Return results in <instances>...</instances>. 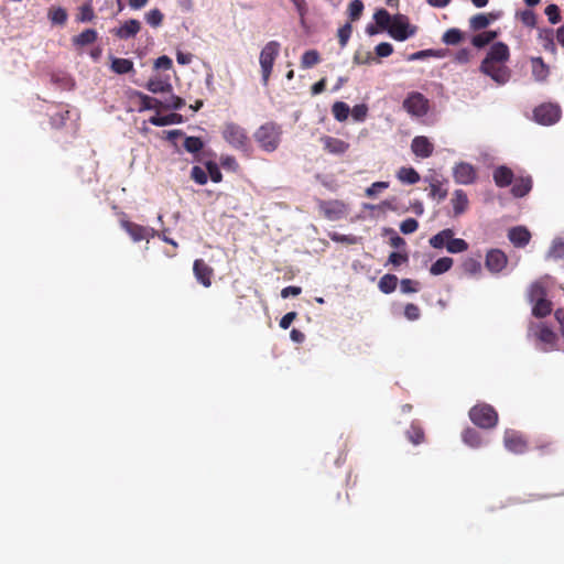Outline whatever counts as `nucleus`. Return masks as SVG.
<instances>
[{
  "mask_svg": "<svg viewBox=\"0 0 564 564\" xmlns=\"http://www.w3.org/2000/svg\"><path fill=\"white\" fill-rule=\"evenodd\" d=\"M147 89L153 94L171 93L172 85L167 80L151 78L147 84Z\"/></svg>",
  "mask_w": 564,
  "mask_h": 564,
  "instance_id": "obj_35",
  "label": "nucleus"
},
{
  "mask_svg": "<svg viewBox=\"0 0 564 564\" xmlns=\"http://www.w3.org/2000/svg\"><path fill=\"white\" fill-rule=\"evenodd\" d=\"M388 32L391 37L402 42L413 36L416 32V28L410 25L408 17L403 14H397L393 17Z\"/></svg>",
  "mask_w": 564,
  "mask_h": 564,
  "instance_id": "obj_7",
  "label": "nucleus"
},
{
  "mask_svg": "<svg viewBox=\"0 0 564 564\" xmlns=\"http://www.w3.org/2000/svg\"><path fill=\"white\" fill-rule=\"evenodd\" d=\"M111 69L119 75L128 74L133 70V62L128 58L115 57L111 62Z\"/></svg>",
  "mask_w": 564,
  "mask_h": 564,
  "instance_id": "obj_34",
  "label": "nucleus"
},
{
  "mask_svg": "<svg viewBox=\"0 0 564 564\" xmlns=\"http://www.w3.org/2000/svg\"><path fill=\"white\" fill-rule=\"evenodd\" d=\"M469 419L478 427L488 430L497 425L498 413L490 404L480 403L469 410Z\"/></svg>",
  "mask_w": 564,
  "mask_h": 564,
  "instance_id": "obj_5",
  "label": "nucleus"
},
{
  "mask_svg": "<svg viewBox=\"0 0 564 564\" xmlns=\"http://www.w3.org/2000/svg\"><path fill=\"white\" fill-rule=\"evenodd\" d=\"M221 135L224 140L234 149L249 152L250 139L247 130L236 122H226L224 124Z\"/></svg>",
  "mask_w": 564,
  "mask_h": 564,
  "instance_id": "obj_3",
  "label": "nucleus"
},
{
  "mask_svg": "<svg viewBox=\"0 0 564 564\" xmlns=\"http://www.w3.org/2000/svg\"><path fill=\"white\" fill-rule=\"evenodd\" d=\"M406 436L409 441L414 445H419L424 442V431L419 424L415 423L411 424L410 429L406 431Z\"/></svg>",
  "mask_w": 564,
  "mask_h": 564,
  "instance_id": "obj_42",
  "label": "nucleus"
},
{
  "mask_svg": "<svg viewBox=\"0 0 564 564\" xmlns=\"http://www.w3.org/2000/svg\"><path fill=\"white\" fill-rule=\"evenodd\" d=\"M373 19L378 26L389 31L393 17L386 9H379L375 12Z\"/></svg>",
  "mask_w": 564,
  "mask_h": 564,
  "instance_id": "obj_41",
  "label": "nucleus"
},
{
  "mask_svg": "<svg viewBox=\"0 0 564 564\" xmlns=\"http://www.w3.org/2000/svg\"><path fill=\"white\" fill-rule=\"evenodd\" d=\"M400 289L403 293H415L420 289V283L411 279H402L400 282Z\"/></svg>",
  "mask_w": 564,
  "mask_h": 564,
  "instance_id": "obj_58",
  "label": "nucleus"
},
{
  "mask_svg": "<svg viewBox=\"0 0 564 564\" xmlns=\"http://www.w3.org/2000/svg\"><path fill=\"white\" fill-rule=\"evenodd\" d=\"M319 141L323 144L324 150L330 154L340 155L347 152L349 149V143L330 135H323L321 137Z\"/></svg>",
  "mask_w": 564,
  "mask_h": 564,
  "instance_id": "obj_14",
  "label": "nucleus"
},
{
  "mask_svg": "<svg viewBox=\"0 0 564 564\" xmlns=\"http://www.w3.org/2000/svg\"><path fill=\"white\" fill-rule=\"evenodd\" d=\"M453 176L456 183L467 185L476 181L477 173L471 164L460 162L454 167Z\"/></svg>",
  "mask_w": 564,
  "mask_h": 564,
  "instance_id": "obj_13",
  "label": "nucleus"
},
{
  "mask_svg": "<svg viewBox=\"0 0 564 564\" xmlns=\"http://www.w3.org/2000/svg\"><path fill=\"white\" fill-rule=\"evenodd\" d=\"M497 36L498 33L496 31H485L474 35L471 39V44L477 48H482L491 43Z\"/></svg>",
  "mask_w": 564,
  "mask_h": 564,
  "instance_id": "obj_31",
  "label": "nucleus"
},
{
  "mask_svg": "<svg viewBox=\"0 0 564 564\" xmlns=\"http://www.w3.org/2000/svg\"><path fill=\"white\" fill-rule=\"evenodd\" d=\"M141 29V23L135 19L126 21L120 28L115 29L113 34L121 40L135 36Z\"/></svg>",
  "mask_w": 564,
  "mask_h": 564,
  "instance_id": "obj_17",
  "label": "nucleus"
},
{
  "mask_svg": "<svg viewBox=\"0 0 564 564\" xmlns=\"http://www.w3.org/2000/svg\"><path fill=\"white\" fill-rule=\"evenodd\" d=\"M51 21L55 24H64L67 20V12L63 8L52 9L48 12Z\"/></svg>",
  "mask_w": 564,
  "mask_h": 564,
  "instance_id": "obj_54",
  "label": "nucleus"
},
{
  "mask_svg": "<svg viewBox=\"0 0 564 564\" xmlns=\"http://www.w3.org/2000/svg\"><path fill=\"white\" fill-rule=\"evenodd\" d=\"M532 188V180L530 176L519 177L514 180L511 193L514 197L525 196Z\"/></svg>",
  "mask_w": 564,
  "mask_h": 564,
  "instance_id": "obj_23",
  "label": "nucleus"
},
{
  "mask_svg": "<svg viewBox=\"0 0 564 564\" xmlns=\"http://www.w3.org/2000/svg\"><path fill=\"white\" fill-rule=\"evenodd\" d=\"M510 58V50L503 42H496L482 59L479 70L499 85H505L511 77V70L506 66Z\"/></svg>",
  "mask_w": 564,
  "mask_h": 564,
  "instance_id": "obj_1",
  "label": "nucleus"
},
{
  "mask_svg": "<svg viewBox=\"0 0 564 564\" xmlns=\"http://www.w3.org/2000/svg\"><path fill=\"white\" fill-rule=\"evenodd\" d=\"M411 150L416 156L426 159L433 154L434 145L426 137L417 135L411 142Z\"/></svg>",
  "mask_w": 564,
  "mask_h": 564,
  "instance_id": "obj_15",
  "label": "nucleus"
},
{
  "mask_svg": "<svg viewBox=\"0 0 564 564\" xmlns=\"http://www.w3.org/2000/svg\"><path fill=\"white\" fill-rule=\"evenodd\" d=\"M545 14L552 24H556L561 20L560 9L556 4H549L545 8Z\"/></svg>",
  "mask_w": 564,
  "mask_h": 564,
  "instance_id": "obj_61",
  "label": "nucleus"
},
{
  "mask_svg": "<svg viewBox=\"0 0 564 564\" xmlns=\"http://www.w3.org/2000/svg\"><path fill=\"white\" fill-rule=\"evenodd\" d=\"M547 295L545 286L541 282H534L531 284L528 292V300L532 304L539 300L545 299Z\"/></svg>",
  "mask_w": 564,
  "mask_h": 564,
  "instance_id": "obj_36",
  "label": "nucleus"
},
{
  "mask_svg": "<svg viewBox=\"0 0 564 564\" xmlns=\"http://www.w3.org/2000/svg\"><path fill=\"white\" fill-rule=\"evenodd\" d=\"M448 191L444 186V182L438 178H432L430 182V193L429 196L432 199L437 202H442L447 197Z\"/></svg>",
  "mask_w": 564,
  "mask_h": 564,
  "instance_id": "obj_24",
  "label": "nucleus"
},
{
  "mask_svg": "<svg viewBox=\"0 0 564 564\" xmlns=\"http://www.w3.org/2000/svg\"><path fill=\"white\" fill-rule=\"evenodd\" d=\"M532 75L538 82H543L549 76V67L542 57L532 58Z\"/></svg>",
  "mask_w": 564,
  "mask_h": 564,
  "instance_id": "obj_26",
  "label": "nucleus"
},
{
  "mask_svg": "<svg viewBox=\"0 0 564 564\" xmlns=\"http://www.w3.org/2000/svg\"><path fill=\"white\" fill-rule=\"evenodd\" d=\"M149 122L156 127H164L183 122V117L178 113H169L166 116L155 115L149 119Z\"/></svg>",
  "mask_w": 564,
  "mask_h": 564,
  "instance_id": "obj_25",
  "label": "nucleus"
},
{
  "mask_svg": "<svg viewBox=\"0 0 564 564\" xmlns=\"http://www.w3.org/2000/svg\"><path fill=\"white\" fill-rule=\"evenodd\" d=\"M318 210L323 216L332 221L341 219L347 214V205L338 199L332 200H317Z\"/></svg>",
  "mask_w": 564,
  "mask_h": 564,
  "instance_id": "obj_8",
  "label": "nucleus"
},
{
  "mask_svg": "<svg viewBox=\"0 0 564 564\" xmlns=\"http://www.w3.org/2000/svg\"><path fill=\"white\" fill-rule=\"evenodd\" d=\"M463 40V32L458 29L447 30L442 37V41L447 45H456Z\"/></svg>",
  "mask_w": 564,
  "mask_h": 564,
  "instance_id": "obj_47",
  "label": "nucleus"
},
{
  "mask_svg": "<svg viewBox=\"0 0 564 564\" xmlns=\"http://www.w3.org/2000/svg\"><path fill=\"white\" fill-rule=\"evenodd\" d=\"M281 137L282 127L274 121L264 122L253 133L254 141L265 152L275 151L281 143Z\"/></svg>",
  "mask_w": 564,
  "mask_h": 564,
  "instance_id": "obj_2",
  "label": "nucleus"
},
{
  "mask_svg": "<svg viewBox=\"0 0 564 564\" xmlns=\"http://www.w3.org/2000/svg\"><path fill=\"white\" fill-rule=\"evenodd\" d=\"M503 443L506 448L514 454H523L528 449V442L524 436L513 430L505 432Z\"/></svg>",
  "mask_w": 564,
  "mask_h": 564,
  "instance_id": "obj_11",
  "label": "nucleus"
},
{
  "mask_svg": "<svg viewBox=\"0 0 564 564\" xmlns=\"http://www.w3.org/2000/svg\"><path fill=\"white\" fill-rule=\"evenodd\" d=\"M95 18L94 10L90 4H84L79 9L78 20L82 22H89Z\"/></svg>",
  "mask_w": 564,
  "mask_h": 564,
  "instance_id": "obj_63",
  "label": "nucleus"
},
{
  "mask_svg": "<svg viewBox=\"0 0 564 564\" xmlns=\"http://www.w3.org/2000/svg\"><path fill=\"white\" fill-rule=\"evenodd\" d=\"M403 109L412 117H424L430 109L429 99L421 93H409L402 104Z\"/></svg>",
  "mask_w": 564,
  "mask_h": 564,
  "instance_id": "obj_6",
  "label": "nucleus"
},
{
  "mask_svg": "<svg viewBox=\"0 0 564 564\" xmlns=\"http://www.w3.org/2000/svg\"><path fill=\"white\" fill-rule=\"evenodd\" d=\"M498 17L494 13H478L469 19V26L473 31L486 29Z\"/></svg>",
  "mask_w": 564,
  "mask_h": 564,
  "instance_id": "obj_21",
  "label": "nucleus"
},
{
  "mask_svg": "<svg viewBox=\"0 0 564 564\" xmlns=\"http://www.w3.org/2000/svg\"><path fill=\"white\" fill-rule=\"evenodd\" d=\"M398 286V278L394 274L387 273L380 278L378 288L384 294H390L395 291Z\"/></svg>",
  "mask_w": 564,
  "mask_h": 564,
  "instance_id": "obj_30",
  "label": "nucleus"
},
{
  "mask_svg": "<svg viewBox=\"0 0 564 564\" xmlns=\"http://www.w3.org/2000/svg\"><path fill=\"white\" fill-rule=\"evenodd\" d=\"M350 113L355 121L361 122L367 117L368 107L365 104L356 105L350 110Z\"/></svg>",
  "mask_w": 564,
  "mask_h": 564,
  "instance_id": "obj_57",
  "label": "nucleus"
},
{
  "mask_svg": "<svg viewBox=\"0 0 564 564\" xmlns=\"http://www.w3.org/2000/svg\"><path fill=\"white\" fill-rule=\"evenodd\" d=\"M454 260L449 257H443L437 259L434 263H432L430 268V273L432 275H441L451 270L453 267Z\"/></svg>",
  "mask_w": 564,
  "mask_h": 564,
  "instance_id": "obj_28",
  "label": "nucleus"
},
{
  "mask_svg": "<svg viewBox=\"0 0 564 564\" xmlns=\"http://www.w3.org/2000/svg\"><path fill=\"white\" fill-rule=\"evenodd\" d=\"M532 314L539 318L545 317L552 311V303L546 297L532 303Z\"/></svg>",
  "mask_w": 564,
  "mask_h": 564,
  "instance_id": "obj_37",
  "label": "nucleus"
},
{
  "mask_svg": "<svg viewBox=\"0 0 564 564\" xmlns=\"http://www.w3.org/2000/svg\"><path fill=\"white\" fill-rule=\"evenodd\" d=\"M68 119H69V110L63 108L51 116V124L55 129H59L65 126V123Z\"/></svg>",
  "mask_w": 564,
  "mask_h": 564,
  "instance_id": "obj_45",
  "label": "nucleus"
},
{
  "mask_svg": "<svg viewBox=\"0 0 564 564\" xmlns=\"http://www.w3.org/2000/svg\"><path fill=\"white\" fill-rule=\"evenodd\" d=\"M281 44L278 41L268 42L260 52L259 63L263 86H268L273 65L279 56Z\"/></svg>",
  "mask_w": 564,
  "mask_h": 564,
  "instance_id": "obj_4",
  "label": "nucleus"
},
{
  "mask_svg": "<svg viewBox=\"0 0 564 564\" xmlns=\"http://www.w3.org/2000/svg\"><path fill=\"white\" fill-rule=\"evenodd\" d=\"M191 177L199 185H205L208 181L207 173L198 165L192 167Z\"/></svg>",
  "mask_w": 564,
  "mask_h": 564,
  "instance_id": "obj_56",
  "label": "nucleus"
},
{
  "mask_svg": "<svg viewBox=\"0 0 564 564\" xmlns=\"http://www.w3.org/2000/svg\"><path fill=\"white\" fill-rule=\"evenodd\" d=\"M375 52L378 57H388L393 53V46L388 42H381L375 47Z\"/></svg>",
  "mask_w": 564,
  "mask_h": 564,
  "instance_id": "obj_62",
  "label": "nucleus"
},
{
  "mask_svg": "<svg viewBox=\"0 0 564 564\" xmlns=\"http://www.w3.org/2000/svg\"><path fill=\"white\" fill-rule=\"evenodd\" d=\"M163 13L159 9H152L145 14V21L152 28H158L163 22Z\"/></svg>",
  "mask_w": 564,
  "mask_h": 564,
  "instance_id": "obj_51",
  "label": "nucleus"
},
{
  "mask_svg": "<svg viewBox=\"0 0 564 564\" xmlns=\"http://www.w3.org/2000/svg\"><path fill=\"white\" fill-rule=\"evenodd\" d=\"M547 258L550 259H562L564 258V240L555 239L547 252Z\"/></svg>",
  "mask_w": 564,
  "mask_h": 564,
  "instance_id": "obj_48",
  "label": "nucleus"
},
{
  "mask_svg": "<svg viewBox=\"0 0 564 564\" xmlns=\"http://www.w3.org/2000/svg\"><path fill=\"white\" fill-rule=\"evenodd\" d=\"M520 21L529 28H534L536 24V15L532 10H523L517 13Z\"/></svg>",
  "mask_w": 564,
  "mask_h": 564,
  "instance_id": "obj_53",
  "label": "nucleus"
},
{
  "mask_svg": "<svg viewBox=\"0 0 564 564\" xmlns=\"http://www.w3.org/2000/svg\"><path fill=\"white\" fill-rule=\"evenodd\" d=\"M352 26L350 22L345 23L341 28L338 29L337 36L341 47H345L351 36Z\"/></svg>",
  "mask_w": 564,
  "mask_h": 564,
  "instance_id": "obj_52",
  "label": "nucleus"
},
{
  "mask_svg": "<svg viewBox=\"0 0 564 564\" xmlns=\"http://www.w3.org/2000/svg\"><path fill=\"white\" fill-rule=\"evenodd\" d=\"M451 204L453 206L454 216L457 217L467 210L469 200L463 189H456L451 198Z\"/></svg>",
  "mask_w": 564,
  "mask_h": 564,
  "instance_id": "obj_19",
  "label": "nucleus"
},
{
  "mask_svg": "<svg viewBox=\"0 0 564 564\" xmlns=\"http://www.w3.org/2000/svg\"><path fill=\"white\" fill-rule=\"evenodd\" d=\"M185 100L178 96L171 95L165 102L163 104V107L166 109H174L178 110L182 107H184Z\"/></svg>",
  "mask_w": 564,
  "mask_h": 564,
  "instance_id": "obj_60",
  "label": "nucleus"
},
{
  "mask_svg": "<svg viewBox=\"0 0 564 564\" xmlns=\"http://www.w3.org/2000/svg\"><path fill=\"white\" fill-rule=\"evenodd\" d=\"M409 261V257L406 253L401 252H391L388 259V263H391L393 267H399Z\"/></svg>",
  "mask_w": 564,
  "mask_h": 564,
  "instance_id": "obj_64",
  "label": "nucleus"
},
{
  "mask_svg": "<svg viewBox=\"0 0 564 564\" xmlns=\"http://www.w3.org/2000/svg\"><path fill=\"white\" fill-rule=\"evenodd\" d=\"M193 270L198 282H200L205 288L210 286L213 269L208 264H206L204 260H195Z\"/></svg>",
  "mask_w": 564,
  "mask_h": 564,
  "instance_id": "obj_16",
  "label": "nucleus"
},
{
  "mask_svg": "<svg viewBox=\"0 0 564 564\" xmlns=\"http://www.w3.org/2000/svg\"><path fill=\"white\" fill-rule=\"evenodd\" d=\"M478 258L467 257L462 261L460 269L467 275H476L481 271V263Z\"/></svg>",
  "mask_w": 564,
  "mask_h": 564,
  "instance_id": "obj_27",
  "label": "nucleus"
},
{
  "mask_svg": "<svg viewBox=\"0 0 564 564\" xmlns=\"http://www.w3.org/2000/svg\"><path fill=\"white\" fill-rule=\"evenodd\" d=\"M321 62V55L316 50H308L304 52L301 57V67L304 69L311 68Z\"/></svg>",
  "mask_w": 564,
  "mask_h": 564,
  "instance_id": "obj_40",
  "label": "nucleus"
},
{
  "mask_svg": "<svg viewBox=\"0 0 564 564\" xmlns=\"http://www.w3.org/2000/svg\"><path fill=\"white\" fill-rule=\"evenodd\" d=\"M332 113L337 121L343 122V121L347 120V118L350 113V108L344 101H336L332 106Z\"/></svg>",
  "mask_w": 564,
  "mask_h": 564,
  "instance_id": "obj_39",
  "label": "nucleus"
},
{
  "mask_svg": "<svg viewBox=\"0 0 564 564\" xmlns=\"http://www.w3.org/2000/svg\"><path fill=\"white\" fill-rule=\"evenodd\" d=\"M419 228V223L414 218H408L403 220L400 225V230L404 235H410L416 231Z\"/></svg>",
  "mask_w": 564,
  "mask_h": 564,
  "instance_id": "obj_59",
  "label": "nucleus"
},
{
  "mask_svg": "<svg viewBox=\"0 0 564 564\" xmlns=\"http://www.w3.org/2000/svg\"><path fill=\"white\" fill-rule=\"evenodd\" d=\"M364 3L361 0H352L348 6V17L351 22L360 19L364 11Z\"/></svg>",
  "mask_w": 564,
  "mask_h": 564,
  "instance_id": "obj_49",
  "label": "nucleus"
},
{
  "mask_svg": "<svg viewBox=\"0 0 564 564\" xmlns=\"http://www.w3.org/2000/svg\"><path fill=\"white\" fill-rule=\"evenodd\" d=\"M508 238L514 247L522 248L529 243L531 234L525 227L517 226L509 230Z\"/></svg>",
  "mask_w": 564,
  "mask_h": 564,
  "instance_id": "obj_18",
  "label": "nucleus"
},
{
  "mask_svg": "<svg viewBox=\"0 0 564 564\" xmlns=\"http://www.w3.org/2000/svg\"><path fill=\"white\" fill-rule=\"evenodd\" d=\"M492 177L498 187H507L512 184L514 175L511 169L501 165L495 169Z\"/></svg>",
  "mask_w": 564,
  "mask_h": 564,
  "instance_id": "obj_20",
  "label": "nucleus"
},
{
  "mask_svg": "<svg viewBox=\"0 0 564 564\" xmlns=\"http://www.w3.org/2000/svg\"><path fill=\"white\" fill-rule=\"evenodd\" d=\"M468 249V243L462 238H455L454 236L451 238L448 243H446V250L449 253H460Z\"/></svg>",
  "mask_w": 564,
  "mask_h": 564,
  "instance_id": "obj_43",
  "label": "nucleus"
},
{
  "mask_svg": "<svg viewBox=\"0 0 564 564\" xmlns=\"http://www.w3.org/2000/svg\"><path fill=\"white\" fill-rule=\"evenodd\" d=\"M352 61L358 65L370 64L375 61L370 51L357 50L354 54Z\"/></svg>",
  "mask_w": 564,
  "mask_h": 564,
  "instance_id": "obj_50",
  "label": "nucleus"
},
{
  "mask_svg": "<svg viewBox=\"0 0 564 564\" xmlns=\"http://www.w3.org/2000/svg\"><path fill=\"white\" fill-rule=\"evenodd\" d=\"M463 441L466 445L473 447V448H478L481 446L482 444V438H481V435L478 431H476L475 429H466L464 432H463Z\"/></svg>",
  "mask_w": 564,
  "mask_h": 564,
  "instance_id": "obj_32",
  "label": "nucleus"
},
{
  "mask_svg": "<svg viewBox=\"0 0 564 564\" xmlns=\"http://www.w3.org/2000/svg\"><path fill=\"white\" fill-rule=\"evenodd\" d=\"M97 40V32L94 29H86L73 39L75 45L85 46L93 44Z\"/></svg>",
  "mask_w": 564,
  "mask_h": 564,
  "instance_id": "obj_38",
  "label": "nucleus"
},
{
  "mask_svg": "<svg viewBox=\"0 0 564 564\" xmlns=\"http://www.w3.org/2000/svg\"><path fill=\"white\" fill-rule=\"evenodd\" d=\"M134 95L140 99L139 111L158 109L159 107H163V102H161L159 99L150 97L141 91H135Z\"/></svg>",
  "mask_w": 564,
  "mask_h": 564,
  "instance_id": "obj_29",
  "label": "nucleus"
},
{
  "mask_svg": "<svg viewBox=\"0 0 564 564\" xmlns=\"http://www.w3.org/2000/svg\"><path fill=\"white\" fill-rule=\"evenodd\" d=\"M121 227L129 234L133 241L149 240L156 235L153 228L145 227L130 220H121Z\"/></svg>",
  "mask_w": 564,
  "mask_h": 564,
  "instance_id": "obj_10",
  "label": "nucleus"
},
{
  "mask_svg": "<svg viewBox=\"0 0 564 564\" xmlns=\"http://www.w3.org/2000/svg\"><path fill=\"white\" fill-rule=\"evenodd\" d=\"M538 338L540 341L546 344V345H550L551 347L554 346L557 337H556V334L549 327L546 326H541L539 332H538Z\"/></svg>",
  "mask_w": 564,
  "mask_h": 564,
  "instance_id": "obj_44",
  "label": "nucleus"
},
{
  "mask_svg": "<svg viewBox=\"0 0 564 564\" xmlns=\"http://www.w3.org/2000/svg\"><path fill=\"white\" fill-rule=\"evenodd\" d=\"M455 235L454 230L451 228H446L432 236L429 240V243L434 249L446 248V243L451 240V238Z\"/></svg>",
  "mask_w": 564,
  "mask_h": 564,
  "instance_id": "obj_22",
  "label": "nucleus"
},
{
  "mask_svg": "<svg viewBox=\"0 0 564 564\" xmlns=\"http://www.w3.org/2000/svg\"><path fill=\"white\" fill-rule=\"evenodd\" d=\"M561 117V109L553 104H543L534 109V119L536 122L550 126L558 121Z\"/></svg>",
  "mask_w": 564,
  "mask_h": 564,
  "instance_id": "obj_9",
  "label": "nucleus"
},
{
  "mask_svg": "<svg viewBox=\"0 0 564 564\" xmlns=\"http://www.w3.org/2000/svg\"><path fill=\"white\" fill-rule=\"evenodd\" d=\"M508 263V258L500 249H491L486 254V268L492 272H501Z\"/></svg>",
  "mask_w": 564,
  "mask_h": 564,
  "instance_id": "obj_12",
  "label": "nucleus"
},
{
  "mask_svg": "<svg viewBox=\"0 0 564 564\" xmlns=\"http://www.w3.org/2000/svg\"><path fill=\"white\" fill-rule=\"evenodd\" d=\"M204 148V142L198 137H186L184 149L189 153H198Z\"/></svg>",
  "mask_w": 564,
  "mask_h": 564,
  "instance_id": "obj_46",
  "label": "nucleus"
},
{
  "mask_svg": "<svg viewBox=\"0 0 564 564\" xmlns=\"http://www.w3.org/2000/svg\"><path fill=\"white\" fill-rule=\"evenodd\" d=\"M397 176L399 181L405 184H415L420 181V174L413 167H401L398 171Z\"/></svg>",
  "mask_w": 564,
  "mask_h": 564,
  "instance_id": "obj_33",
  "label": "nucleus"
},
{
  "mask_svg": "<svg viewBox=\"0 0 564 564\" xmlns=\"http://www.w3.org/2000/svg\"><path fill=\"white\" fill-rule=\"evenodd\" d=\"M206 170H207V175H209L210 180L214 182V183H219L221 182L223 180V174L218 167V165L213 162V161H208L206 163Z\"/></svg>",
  "mask_w": 564,
  "mask_h": 564,
  "instance_id": "obj_55",
  "label": "nucleus"
}]
</instances>
